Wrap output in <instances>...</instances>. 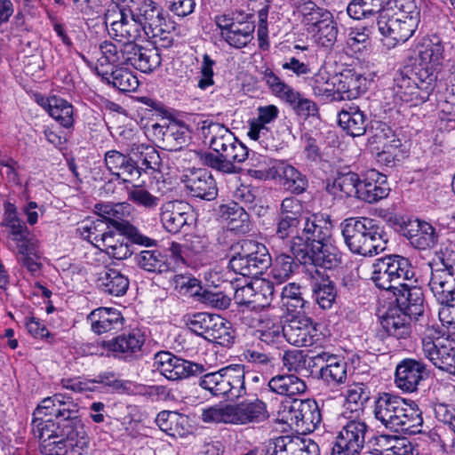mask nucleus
I'll return each mask as SVG.
<instances>
[{"mask_svg":"<svg viewBox=\"0 0 455 455\" xmlns=\"http://www.w3.org/2000/svg\"><path fill=\"white\" fill-rule=\"evenodd\" d=\"M104 160L108 170L118 178L123 177L124 182L140 178L137 163L131 156L117 150H109L106 152Z\"/></svg>","mask_w":455,"mask_h":455,"instance_id":"29","label":"nucleus"},{"mask_svg":"<svg viewBox=\"0 0 455 455\" xmlns=\"http://www.w3.org/2000/svg\"><path fill=\"white\" fill-rule=\"evenodd\" d=\"M307 259H297L302 264H312L324 269H331L340 263V257L336 248L328 242L312 243L307 250Z\"/></svg>","mask_w":455,"mask_h":455,"instance_id":"30","label":"nucleus"},{"mask_svg":"<svg viewBox=\"0 0 455 455\" xmlns=\"http://www.w3.org/2000/svg\"><path fill=\"white\" fill-rule=\"evenodd\" d=\"M293 256L288 254H280L275 258V264L272 269V276L278 283H282L288 280L298 264L294 261Z\"/></svg>","mask_w":455,"mask_h":455,"instance_id":"57","label":"nucleus"},{"mask_svg":"<svg viewBox=\"0 0 455 455\" xmlns=\"http://www.w3.org/2000/svg\"><path fill=\"white\" fill-rule=\"evenodd\" d=\"M232 256L229 267L236 274L257 277L271 265V256L267 248L261 243L243 239L231 247Z\"/></svg>","mask_w":455,"mask_h":455,"instance_id":"8","label":"nucleus"},{"mask_svg":"<svg viewBox=\"0 0 455 455\" xmlns=\"http://www.w3.org/2000/svg\"><path fill=\"white\" fill-rule=\"evenodd\" d=\"M387 447L383 450V455H413L414 446L406 437H390L382 435Z\"/></svg>","mask_w":455,"mask_h":455,"instance_id":"64","label":"nucleus"},{"mask_svg":"<svg viewBox=\"0 0 455 455\" xmlns=\"http://www.w3.org/2000/svg\"><path fill=\"white\" fill-rule=\"evenodd\" d=\"M181 181L193 196L210 201L217 196L216 182L206 169H189L182 175Z\"/></svg>","mask_w":455,"mask_h":455,"instance_id":"18","label":"nucleus"},{"mask_svg":"<svg viewBox=\"0 0 455 455\" xmlns=\"http://www.w3.org/2000/svg\"><path fill=\"white\" fill-rule=\"evenodd\" d=\"M223 214L226 216V220L228 221V227L231 230L241 233L249 231L250 219L244 206L232 203L226 207Z\"/></svg>","mask_w":455,"mask_h":455,"instance_id":"52","label":"nucleus"},{"mask_svg":"<svg viewBox=\"0 0 455 455\" xmlns=\"http://www.w3.org/2000/svg\"><path fill=\"white\" fill-rule=\"evenodd\" d=\"M347 364L344 359L337 356V360H334L330 363L328 368L323 370V372L319 377L328 386H337L344 384L347 380Z\"/></svg>","mask_w":455,"mask_h":455,"instance_id":"56","label":"nucleus"},{"mask_svg":"<svg viewBox=\"0 0 455 455\" xmlns=\"http://www.w3.org/2000/svg\"><path fill=\"white\" fill-rule=\"evenodd\" d=\"M402 234L419 250L432 248L437 243L438 235L435 228L429 223L419 220L404 225L402 228Z\"/></svg>","mask_w":455,"mask_h":455,"instance_id":"26","label":"nucleus"},{"mask_svg":"<svg viewBox=\"0 0 455 455\" xmlns=\"http://www.w3.org/2000/svg\"><path fill=\"white\" fill-rule=\"evenodd\" d=\"M109 227L106 221L99 217L93 220L84 221L77 228V232H79L84 239L97 247L103 235L107 234Z\"/></svg>","mask_w":455,"mask_h":455,"instance_id":"55","label":"nucleus"},{"mask_svg":"<svg viewBox=\"0 0 455 455\" xmlns=\"http://www.w3.org/2000/svg\"><path fill=\"white\" fill-rule=\"evenodd\" d=\"M189 204L183 201H169L161 206V221L164 228L170 233L177 234L188 224Z\"/></svg>","mask_w":455,"mask_h":455,"instance_id":"27","label":"nucleus"},{"mask_svg":"<svg viewBox=\"0 0 455 455\" xmlns=\"http://www.w3.org/2000/svg\"><path fill=\"white\" fill-rule=\"evenodd\" d=\"M403 291L396 298V303L402 313H424V296L419 288L408 283Z\"/></svg>","mask_w":455,"mask_h":455,"instance_id":"41","label":"nucleus"},{"mask_svg":"<svg viewBox=\"0 0 455 455\" xmlns=\"http://www.w3.org/2000/svg\"><path fill=\"white\" fill-rule=\"evenodd\" d=\"M279 175L283 178V187L294 194H301L307 188V179L299 170L290 164H282Z\"/></svg>","mask_w":455,"mask_h":455,"instance_id":"46","label":"nucleus"},{"mask_svg":"<svg viewBox=\"0 0 455 455\" xmlns=\"http://www.w3.org/2000/svg\"><path fill=\"white\" fill-rule=\"evenodd\" d=\"M276 446L288 455H320L318 444L310 438L280 436L276 438Z\"/></svg>","mask_w":455,"mask_h":455,"instance_id":"39","label":"nucleus"},{"mask_svg":"<svg viewBox=\"0 0 455 455\" xmlns=\"http://www.w3.org/2000/svg\"><path fill=\"white\" fill-rule=\"evenodd\" d=\"M126 64L144 73H150L161 64L158 49L142 47L134 42H128L126 46Z\"/></svg>","mask_w":455,"mask_h":455,"instance_id":"23","label":"nucleus"},{"mask_svg":"<svg viewBox=\"0 0 455 455\" xmlns=\"http://www.w3.org/2000/svg\"><path fill=\"white\" fill-rule=\"evenodd\" d=\"M440 266L433 268L429 288L439 304L455 307V253L441 251Z\"/></svg>","mask_w":455,"mask_h":455,"instance_id":"13","label":"nucleus"},{"mask_svg":"<svg viewBox=\"0 0 455 455\" xmlns=\"http://www.w3.org/2000/svg\"><path fill=\"white\" fill-rule=\"evenodd\" d=\"M176 367L173 373L169 375L170 380H178L187 379L192 376H199L206 371L204 364L184 360L181 358L175 359Z\"/></svg>","mask_w":455,"mask_h":455,"instance_id":"62","label":"nucleus"},{"mask_svg":"<svg viewBox=\"0 0 455 455\" xmlns=\"http://www.w3.org/2000/svg\"><path fill=\"white\" fill-rule=\"evenodd\" d=\"M127 198L133 204L152 210L157 207L160 199L153 196L141 185L127 187Z\"/></svg>","mask_w":455,"mask_h":455,"instance_id":"58","label":"nucleus"},{"mask_svg":"<svg viewBox=\"0 0 455 455\" xmlns=\"http://www.w3.org/2000/svg\"><path fill=\"white\" fill-rule=\"evenodd\" d=\"M98 285L103 292L119 297L126 293L129 280L119 270L107 267L100 273Z\"/></svg>","mask_w":455,"mask_h":455,"instance_id":"36","label":"nucleus"},{"mask_svg":"<svg viewBox=\"0 0 455 455\" xmlns=\"http://www.w3.org/2000/svg\"><path fill=\"white\" fill-rule=\"evenodd\" d=\"M339 419L340 430L336 435L331 455H360L370 427L359 417L347 415V411L342 412Z\"/></svg>","mask_w":455,"mask_h":455,"instance_id":"11","label":"nucleus"},{"mask_svg":"<svg viewBox=\"0 0 455 455\" xmlns=\"http://www.w3.org/2000/svg\"><path fill=\"white\" fill-rule=\"evenodd\" d=\"M131 209V204L125 202L97 204L95 205V212L98 216L116 231L126 234V236L132 243L145 246L154 245L156 243L155 240L140 233L135 227L125 220L130 216Z\"/></svg>","mask_w":455,"mask_h":455,"instance_id":"14","label":"nucleus"},{"mask_svg":"<svg viewBox=\"0 0 455 455\" xmlns=\"http://www.w3.org/2000/svg\"><path fill=\"white\" fill-rule=\"evenodd\" d=\"M293 97L286 98L287 102L297 113V115L307 118L318 114L317 105L311 100L304 98L299 92L293 89Z\"/></svg>","mask_w":455,"mask_h":455,"instance_id":"63","label":"nucleus"},{"mask_svg":"<svg viewBox=\"0 0 455 455\" xmlns=\"http://www.w3.org/2000/svg\"><path fill=\"white\" fill-rule=\"evenodd\" d=\"M163 140L171 150L181 148L188 141V130L177 123L171 124L162 132Z\"/></svg>","mask_w":455,"mask_h":455,"instance_id":"61","label":"nucleus"},{"mask_svg":"<svg viewBox=\"0 0 455 455\" xmlns=\"http://www.w3.org/2000/svg\"><path fill=\"white\" fill-rule=\"evenodd\" d=\"M428 377L427 365L415 359H403L395 369V383L396 387L408 393L417 390L419 383Z\"/></svg>","mask_w":455,"mask_h":455,"instance_id":"17","label":"nucleus"},{"mask_svg":"<svg viewBox=\"0 0 455 455\" xmlns=\"http://www.w3.org/2000/svg\"><path fill=\"white\" fill-rule=\"evenodd\" d=\"M312 290L315 301L323 310L331 309L336 299V291L331 282L324 279L323 272L315 269L311 272Z\"/></svg>","mask_w":455,"mask_h":455,"instance_id":"34","label":"nucleus"},{"mask_svg":"<svg viewBox=\"0 0 455 455\" xmlns=\"http://www.w3.org/2000/svg\"><path fill=\"white\" fill-rule=\"evenodd\" d=\"M108 315H88L91 321L92 330L97 334H102L112 330H117L124 324V318L122 315H115V317H108Z\"/></svg>","mask_w":455,"mask_h":455,"instance_id":"60","label":"nucleus"},{"mask_svg":"<svg viewBox=\"0 0 455 455\" xmlns=\"http://www.w3.org/2000/svg\"><path fill=\"white\" fill-rule=\"evenodd\" d=\"M371 397L370 387L364 383H353L347 387L346 393L345 411L347 415L359 417Z\"/></svg>","mask_w":455,"mask_h":455,"instance_id":"37","label":"nucleus"},{"mask_svg":"<svg viewBox=\"0 0 455 455\" xmlns=\"http://www.w3.org/2000/svg\"><path fill=\"white\" fill-rule=\"evenodd\" d=\"M129 9L132 20L138 22L148 37H156L162 34L166 26L164 9L153 0H142L133 4Z\"/></svg>","mask_w":455,"mask_h":455,"instance_id":"15","label":"nucleus"},{"mask_svg":"<svg viewBox=\"0 0 455 455\" xmlns=\"http://www.w3.org/2000/svg\"><path fill=\"white\" fill-rule=\"evenodd\" d=\"M291 6L308 34H311L332 16L330 11L311 0H291Z\"/></svg>","mask_w":455,"mask_h":455,"instance_id":"22","label":"nucleus"},{"mask_svg":"<svg viewBox=\"0 0 455 455\" xmlns=\"http://www.w3.org/2000/svg\"><path fill=\"white\" fill-rule=\"evenodd\" d=\"M435 76L427 70L406 68L397 71L393 78L395 102L418 106L426 102L435 87Z\"/></svg>","mask_w":455,"mask_h":455,"instance_id":"7","label":"nucleus"},{"mask_svg":"<svg viewBox=\"0 0 455 455\" xmlns=\"http://www.w3.org/2000/svg\"><path fill=\"white\" fill-rule=\"evenodd\" d=\"M262 80L267 84L271 92L276 97L285 100L286 98L293 97V88L283 81L270 68L262 73Z\"/></svg>","mask_w":455,"mask_h":455,"instance_id":"59","label":"nucleus"},{"mask_svg":"<svg viewBox=\"0 0 455 455\" xmlns=\"http://www.w3.org/2000/svg\"><path fill=\"white\" fill-rule=\"evenodd\" d=\"M34 435L40 441L44 455H66L68 450L85 444L83 429L56 425L51 420L32 421Z\"/></svg>","mask_w":455,"mask_h":455,"instance_id":"6","label":"nucleus"},{"mask_svg":"<svg viewBox=\"0 0 455 455\" xmlns=\"http://www.w3.org/2000/svg\"><path fill=\"white\" fill-rule=\"evenodd\" d=\"M301 232L290 240L289 248L296 259H307V250L312 243L329 242L331 235L330 221L317 214L306 216L302 220Z\"/></svg>","mask_w":455,"mask_h":455,"instance_id":"12","label":"nucleus"},{"mask_svg":"<svg viewBox=\"0 0 455 455\" xmlns=\"http://www.w3.org/2000/svg\"><path fill=\"white\" fill-rule=\"evenodd\" d=\"M33 416L34 421L51 420L56 425L83 429L79 406L66 394L58 393L43 399Z\"/></svg>","mask_w":455,"mask_h":455,"instance_id":"10","label":"nucleus"},{"mask_svg":"<svg viewBox=\"0 0 455 455\" xmlns=\"http://www.w3.org/2000/svg\"><path fill=\"white\" fill-rule=\"evenodd\" d=\"M267 404L257 396L244 398L235 403L217 404L204 409L205 423H224L237 426L261 424L269 419Z\"/></svg>","mask_w":455,"mask_h":455,"instance_id":"4","label":"nucleus"},{"mask_svg":"<svg viewBox=\"0 0 455 455\" xmlns=\"http://www.w3.org/2000/svg\"><path fill=\"white\" fill-rule=\"evenodd\" d=\"M197 129L204 139H209L211 148L218 154L204 155V161L208 166L225 173H235V164L249 158V149L223 124L205 119L198 122Z\"/></svg>","mask_w":455,"mask_h":455,"instance_id":"1","label":"nucleus"},{"mask_svg":"<svg viewBox=\"0 0 455 455\" xmlns=\"http://www.w3.org/2000/svg\"><path fill=\"white\" fill-rule=\"evenodd\" d=\"M124 235L126 234L121 231H115L109 227L107 234L103 235L97 248L105 251L110 257L116 259H124L132 255L129 245L124 242Z\"/></svg>","mask_w":455,"mask_h":455,"instance_id":"32","label":"nucleus"},{"mask_svg":"<svg viewBox=\"0 0 455 455\" xmlns=\"http://www.w3.org/2000/svg\"><path fill=\"white\" fill-rule=\"evenodd\" d=\"M415 272L409 259L396 254L375 259L372 264L371 280L382 290H396L406 287L411 282Z\"/></svg>","mask_w":455,"mask_h":455,"instance_id":"9","label":"nucleus"},{"mask_svg":"<svg viewBox=\"0 0 455 455\" xmlns=\"http://www.w3.org/2000/svg\"><path fill=\"white\" fill-rule=\"evenodd\" d=\"M251 18L246 16L245 20H240L236 18V21L234 22L229 30L220 33L221 36L229 45L235 48H243L253 39L252 33L255 29V25L253 21L249 20Z\"/></svg>","mask_w":455,"mask_h":455,"instance_id":"33","label":"nucleus"},{"mask_svg":"<svg viewBox=\"0 0 455 455\" xmlns=\"http://www.w3.org/2000/svg\"><path fill=\"white\" fill-rule=\"evenodd\" d=\"M424 355L438 369L443 371L455 355V341L449 339L425 337L422 339Z\"/></svg>","mask_w":455,"mask_h":455,"instance_id":"21","label":"nucleus"},{"mask_svg":"<svg viewBox=\"0 0 455 455\" xmlns=\"http://www.w3.org/2000/svg\"><path fill=\"white\" fill-rule=\"evenodd\" d=\"M379 323L381 329L377 331V337L381 340L388 336L407 339L411 333V315H381Z\"/></svg>","mask_w":455,"mask_h":455,"instance_id":"28","label":"nucleus"},{"mask_svg":"<svg viewBox=\"0 0 455 455\" xmlns=\"http://www.w3.org/2000/svg\"><path fill=\"white\" fill-rule=\"evenodd\" d=\"M313 93L323 100H336L335 96V76L331 79L330 74L320 68L308 81Z\"/></svg>","mask_w":455,"mask_h":455,"instance_id":"45","label":"nucleus"},{"mask_svg":"<svg viewBox=\"0 0 455 455\" xmlns=\"http://www.w3.org/2000/svg\"><path fill=\"white\" fill-rule=\"evenodd\" d=\"M342 235L353 253L372 256L386 249L387 243L384 228L370 218L347 219L342 223Z\"/></svg>","mask_w":455,"mask_h":455,"instance_id":"5","label":"nucleus"},{"mask_svg":"<svg viewBox=\"0 0 455 455\" xmlns=\"http://www.w3.org/2000/svg\"><path fill=\"white\" fill-rule=\"evenodd\" d=\"M338 33L337 23L334 21L333 16H331L310 35L318 46L330 50L337 41Z\"/></svg>","mask_w":455,"mask_h":455,"instance_id":"51","label":"nucleus"},{"mask_svg":"<svg viewBox=\"0 0 455 455\" xmlns=\"http://www.w3.org/2000/svg\"><path fill=\"white\" fill-rule=\"evenodd\" d=\"M116 11L120 20L112 21L113 29L119 31L122 36L127 38L128 42H134L137 38L140 37L142 28L138 22L132 20V15H129V9L116 6L112 12Z\"/></svg>","mask_w":455,"mask_h":455,"instance_id":"44","label":"nucleus"},{"mask_svg":"<svg viewBox=\"0 0 455 455\" xmlns=\"http://www.w3.org/2000/svg\"><path fill=\"white\" fill-rule=\"evenodd\" d=\"M126 46L128 42L124 44H114L110 41H104L100 45L101 57L98 60L100 66L111 64L115 66H122L126 64Z\"/></svg>","mask_w":455,"mask_h":455,"instance_id":"47","label":"nucleus"},{"mask_svg":"<svg viewBox=\"0 0 455 455\" xmlns=\"http://www.w3.org/2000/svg\"><path fill=\"white\" fill-rule=\"evenodd\" d=\"M419 58L420 65L425 68L419 69L430 70L439 66L443 59V46L437 41L433 42L432 40L427 39L419 47Z\"/></svg>","mask_w":455,"mask_h":455,"instance_id":"42","label":"nucleus"},{"mask_svg":"<svg viewBox=\"0 0 455 455\" xmlns=\"http://www.w3.org/2000/svg\"><path fill=\"white\" fill-rule=\"evenodd\" d=\"M48 112L63 127L73 125V106L67 100L56 96L51 97L48 99Z\"/></svg>","mask_w":455,"mask_h":455,"instance_id":"48","label":"nucleus"},{"mask_svg":"<svg viewBox=\"0 0 455 455\" xmlns=\"http://www.w3.org/2000/svg\"><path fill=\"white\" fill-rule=\"evenodd\" d=\"M284 411L291 424L308 432L315 430L322 422L321 411L315 400L294 399L289 406H285Z\"/></svg>","mask_w":455,"mask_h":455,"instance_id":"16","label":"nucleus"},{"mask_svg":"<svg viewBox=\"0 0 455 455\" xmlns=\"http://www.w3.org/2000/svg\"><path fill=\"white\" fill-rule=\"evenodd\" d=\"M145 340L144 333L139 329H134L106 342L105 347L114 353H119L120 357L125 361H132L141 355Z\"/></svg>","mask_w":455,"mask_h":455,"instance_id":"20","label":"nucleus"},{"mask_svg":"<svg viewBox=\"0 0 455 455\" xmlns=\"http://www.w3.org/2000/svg\"><path fill=\"white\" fill-rule=\"evenodd\" d=\"M291 318L289 319V323L286 327L283 328V331H291L297 337L294 342H302L306 344L309 338L311 339L316 335V323L307 317V315H291Z\"/></svg>","mask_w":455,"mask_h":455,"instance_id":"40","label":"nucleus"},{"mask_svg":"<svg viewBox=\"0 0 455 455\" xmlns=\"http://www.w3.org/2000/svg\"><path fill=\"white\" fill-rule=\"evenodd\" d=\"M389 188L386 183V177L376 170L365 172L359 185L356 198L369 204H374L388 196Z\"/></svg>","mask_w":455,"mask_h":455,"instance_id":"25","label":"nucleus"},{"mask_svg":"<svg viewBox=\"0 0 455 455\" xmlns=\"http://www.w3.org/2000/svg\"><path fill=\"white\" fill-rule=\"evenodd\" d=\"M422 412L414 402L389 393L380 394L374 401L373 415L386 428L397 433L416 434L423 424Z\"/></svg>","mask_w":455,"mask_h":455,"instance_id":"3","label":"nucleus"},{"mask_svg":"<svg viewBox=\"0 0 455 455\" xmlns=\"http://www.w3.org/2000/svg\"><path fill=\"white\" fill-rule=\"evenodd\" d=\"M208 316H216L215 326L210 331V339L213 342L222 347H230L235 342V330L230 322L221 316V315H208Z\"/></svg>","mask_w":455,"mask_h":455,"instance_id":"50","label":"nucleus"},{"mask_svg":"<svg viewBox=\"0 0 455 455\" xmlns=\"http://www.w3.org/2000/svg\"><path fill=\"white\" fill-rule=\"evenodd\" d=\"M166 256L159 250H143L137 255L138 265L148 272L162 273L168 269Z\"/></svg>","mask_w":455,"mask_h":455,"instance_id":"49","label":"nucleus"},{"mask_svg":"<svg viewBox=\"0 0 455 455\" xmlns=\"http://www.w3.org/2000/svg\"><path fill=\"white\" fill-rule=\"evenodd\" d=\"M283 366L289 371H294L303 377L311 376L308 356L302 350H288L283 356Z\"/></svg>","mask_w":455,"mask_h":455,"instance_id":"53","label":"nucleus"},{"mask_svg":"<svg viewBox=\"0 0 455 455\" xmlns=\"http://www.w3.org/2000/svg\"><path fill=\"white\" fill-rule=\"evenodd\" d=\"M102 78L121 92H134L139 86V80L133 73L125 68H116L110 73L101 74Z\"/></svg>","mask_w":455,"mask_h":455,"instance_id":"43","label":"nucleus"},{"mask_svg":"<svg viewBox=\"0 0 455 455\" xmlns=\"http://www.w3.org/2000/svg\"><path fill=\"white\" fill-rule=\"evenodd\" d=\"M269 390L280 395H301L307 390L305 382L294 374H278L272 377L267 384Z\"/></svg>","mask_w":455,"mask_h":455,"instance_id":"35","label":"nucleus"},{"mask_svg":"<svg viewBox=\"0 0 455 455\" xmlns=\"http://www.w3.org/2000/svg\"><path fill=\"white\" fill-rule=\"evenodd\" d=\"M340 127L353 137L363 135L368 125V117L358 106H346L338 116Z\"/></svg>","mask_w":455,"mask_h":455,"instance_id":"31","label":"nucleus"},{"mask_svg":"<svg viewBox=\"0 0 455 455\" xmlns=\"http://www.w3.org/2000/svg\"><path fill=\"white\" fill-rule=\"evenodd\" d=\"M336 100H353L366 91L367 80L353 69H345L335 75Z\"/></svg>","mask_w":455,"mask_h":455,"instance_id":"24","label":"nucleus"},{"mask_svg":"<svg viewBox=\"0 0 455 455\" xmlns=\"http://www.w3.org/2000/svg\"><path fill=\"white\" fill-rule=\"evenodd\" d=\"M138 155L137 168L140 172V176L142 172H148V171H156L160 167L161 157L158 151L151 147L140 145L136 148Z\"/></svg>","mask_w":455,"mask_h":455,"instance_id":"54","label":"nucleus"},{"mask_svg":"<svg viewBox=\"0 0 455 455\" xmlns=\"http://www.w3.org/2000/svg\"><path fill=\"white\" fill-rule=\"evenodd\" d=\"M222 379L220 384V396L235 401L247 395L243 366L233 364L221 369Z\"/></svg>","mask_w":455,"mask_h":455,"instance_id":"19","label":"nucleus"},{"mask_svg":"<svg viewBox=\"0 0 455 455\" xmlns=\"http://www.w3.org/2000/svg\"><path fill=\"white\" fill-rule=\"evenodd\" d=\"M419 21L420 11L415 0H394V6L378 16L377 26L383 44L394 48L413 36Z\"/></svg>","mask_w":455,"mask_h":455,"instance_id":"2","label":"nucleus"},{"mask_svg":"<svg viewBox=\"0 0 455 455\" xmlns=\"http://www.w3.org/2000/svg\"><path fill=\"white\" fill-rule=\"evenodd\" d=\"M392 6L394 0H352L347 5V12L351 18L360 20L373 14L379 15Z\"/></svg>","mask_w":455,"mask_h":455,"instance_id":"38","label":"nucleus"}]
</instances>
